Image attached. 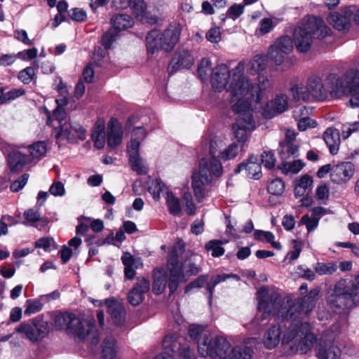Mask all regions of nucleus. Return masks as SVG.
<instances>
[{
  "label": "nucleus",
  "mask_w": 359,
  "mask_h": 359,
  "mask_svg": "<svg viewBox=\"0 0 359 359\" xmlns=\"http://www.w3.org/2000/svg\"><path fill=\"white\" fill-rule=\"evenodd\" d=\"M211 182H205L203 177L200 176V172L194 174L192 177V188L198 202H201L206 193L205 187Z\"/></svg>",
  "instance_id": "36"
},
{
  "label": "nucleus",
  "mask_w": 359,
  "mask_h": 359,
  "mask_svg": "<svg viewBox=\"0 0 359 359\" xmlns=\"http://www.w3.org/2000/svg\"><path fill=\"white\" fill-rule=\"evenodd\" d=\"M207 40L211 43H218L221 41V32L219 27L210 29L205 34Z\"/></svg>",
  "instance_id": "64"
},
{
  "label": "nucleus",
  "mask_w": 359,
  "mask_h": 359,
  "mask_svg": "<svg viewBox=\"0 0 359 359\" xmlns=\"http://www.w3.org/2000/svg\"><path fill=\"white\" fill-rule=\"evenodd\" d=\"M57 107L55 109L52 116H48L46 119V124L50 125L53 127L52 135L56 139L62 137L67 140L69 142L76 141L75 137L71 133L68 128V125L65 123H62V121L65 120L67 114L63 108L67 105L68 101L67 97H64L59 100H56Z\"/></svg>",
  "instance_id": "8"
},
{
  "label": "nucleus",
  "mask_w": 359,
  "mask_h": 359,
  "mask_svg": "<svg viewBox=\"0 0 359 359\" xmlns=\"http://www.w3.org/2000/svg\"><path fill=\"white\" fill-rule=\"evenodd\" d=\"M316 273L320 276L331 275L337 271L338 265L336 262H317L313 266Z\"/></svg>",
  "instance_id": "41"
},
{
  "label": "nucleus",
  "mask_w": 359,
  "mask_h": 359,
  "mask_svg": "<svg viewBox=\"0 0 359 359\" xmlns=\"http://www.w3.org/2000/svg\"><path fill=\"white\" fill-rule=\"evenodd\" d=\"M245 170L247 175L250 178L259 179L262 175V168L259 163L257 162V158L251 157L248 162L242 163L238 165L235 170V173H239Z\"/></svg>",
  "instance_id": "30"
},
{
  "label": "nucleus",
  "mask_w": 359,
  "mask_h": 359,
  "mask_svg": "<svg viewBox=\"0 0 359 359\" xmlns=\"http://www.w3.org/2000/svg\"><path fill=\"white\" fill-rule=\"evenodd\" d=\"M68 128L71 133L75 137L76 140L79 139L81 140H83L86 138V130L79 124L71 125L67 124ZM76 142V141H75ZM74 143V142H73Z\"/></svg>",
  "instance_id": "55"
},
{
  "label": "nucleus",
  "mask_w": 359,
  "mask_h": 359,
  "mask_svg": "<svg viewBox=\"0 0 359 359\" xmlns=\"http://www.w3.org/2000/svg\"><path fill=\"white\" fill-rule=\"evenodd\" d=\"M111 22L114 29L123 30L131 27L133 20L129 15L120 13L114 15L111 19Z\"/></svg>",
  "instance_id": "39"
},
{
  "label": "nucleus",
  "mask_w": 359,
  "mask_h": 359,
  "mask_svg": "<svg viewBox=\"0 0 359 359\" xmlns=\"http://www.w3.org/2000/svg\"><path fill=\"white\" fill-rule=\"evenodd\" d=\"M29 151L32 158H39L45 153V142L39 141L29 146Z\"/></svg>",
  "instance_id": "52"
},
{
  "label": "nucleus",
  "mask_w": 359,
  "mask_h": 359,
  "mask_svg": "<svg viewBox=\"0 0 359 359\" xmlns=\"http://www.w3.org/2000/svg\"><path fill=\"white\" fill-rule=\"evenodd\" d=\"M145 137L146 131L143 127L135 128L132 131V137L127 146L131 168L139 175L146 174L148 171L144 160L140 156V146Z\"/></svg>",
  "instance_id": "9"
},
{
  "label": "nucleus",
  "mask_w": 359,
  "mask_h": 359,
  "mask_svg": "<svg viewBox=\"0 0 359 359\" xmlns=\"http://www.w3.org/2000/svg\"><path fill=\"white\" fill-rule=\"evenodd\" d=\"M43 304L37 299H27L25 302L24 313L27 316L34 314L43 309Z\"/></svg>",
  "instance_id": "49"
},
{
  "label": "nucleus",
  "mask_w": 359,
  "mask_h": 359,
  "mask_svg": "<svg viewBox=\"0 0 359 359\" xmlns=\"http://www.w3.org/2000/svg\"><path fill=\"white\" fill-rule=\"evenodd\" d=\"M304 166V163L299 160L294 161L292 162L284 163L280 169L285 174L292 173L296 174L299 172Z\"/></svg>",
  "instance_id": "47"
},
{
  "label": "nucleus",
  "mask_w": 359,
  "mask_h": 359,
  "mask_svg": "<svg viewBox=\"0 0 359 359\" xmlns=\"http://www.w3.org/2000/svg\"><path fill=\"white\" fill-rule=\"evenodd\" d=\"M108 304V312L111 315L114 323L121 325L124 322L125 314L123 308L114 300H107Z\"/></svg>",
  "instance_id": "38"
},
{
  "label": "nucleus",
  "mask_w": 359,
  "mask_h": 359,
  "mask_svg": "<svg viewBox=\"0 0 359 359\" xmlns=\"http://www.w3.org/2000/svg\"><path fill=\"white\" fill-rule=\"evenodd\" d=\"M165 201L170 214L176 215L181 212L180 201L171 191L166 193Z\"/></svg>",
  "instance_id": "42"
},
{
  "label": "nucleus",
  "mask_w": 359,
  "mask_h": 359,
  "mask_svg": "<svg viewBox=\"0 0 359 359\" xmlns=\"http://www.w3.org/2000/svg\"><path fill=\"white\" fill-rule=\"evenodd\" d=\"M222 245V243L220 241L212 240L205 244V248L207 251L211 252L212 257H217L223 255L225 252L224 248Z\"/></svg>",
  "instance_id": "44"
},
{
  "label": "nucleus",
  "mask_w": 359,
  "mask_h": 359,
  "mask_svg": "<svg viewBox=\"0 0 359 359\" xmlns=\"http://www.w3.org/2000/svg\"><path fill=\"white\" fill-rule=\"evenodd\" d=\"M267 56L264 55H256L248 62V73L252 75H257V81L261 90L269 91L271 88L270 81L265 69L267 66Z\"/></svg>",
  "instance_id": "13"
},
{
  "label": "nucleus",
  "mask_w": 359,
  "mask_h": 359,
  "mask_svg": "<svg viewBox=\"0 0 359 359\" xmlns=\"http://www.w3.org/2000/svg\"><path fill=\"white\" fill-rule=\"evenodd\" d=\"M316 122L308 116L299 118L297 126L299 130L304 131L308 128H315Z\"/></svg>",
  "instance_id": "62"
},
{
  "label": "nucleus",
  "mask_w": 359,
  "mask_h": 359,
  "mask_svg": "<svg viewBox=\"0 0 359 359\" xmlns=\"http://www.w3.org/2000/svg\"><path fill=\"white\" fill-rule=\"evenodd\" d=\"M180 267H182V271L183 272V275L181 276V280L186 276L196 275L200 271V269L191 262L188 265L185 264L180 265Z\"/></svg>",
  "instance_id": "58"
},
{
  "label": "nucleus",
  "mask_w": 359,
  "mask_h": 359,
  "mask_svg": "<svg viewBox=\"0 0 359 359\" xmlns=\"http://www.w3.org/2000/svg\"><path fill=\"white\" fill-rule=\"evenodd\" d=\"M254 236L255 238L257 240H265L267 243H269L272 245V247L276 250L281 249V244L279 242L274 241L275 236L270 231L258 230L255 232Z\"/></svg>",
  "instance_id": "43"
},
{
  "label": "nucleus",
  "mask_w": 359,
  "mask_h": 359,
  "mask_svg": "<svg viewBox=\"0 0 359 359\" xmlns=\"http://www.w3.org/2000/svg\"><path fill=\"white\" fill-rule=\"evenodd\" d=\"M267 189L271 194L280 196L284 192L285 182L280 178H276L269 182Z\"/></svg>",
  "instance_id": "48"
},
{
  "label": "nucleus",
  "mask_w": 359,
  "mask_h": 359,
  "mask_svg": "<svg viewBox=\"0 0 359 359\" xmlns=\"http://www.w3.org/2000/svg\"><path fill=\"white\" fill-rule=\"evenodd\" d=\"M306 84L311 100L324 101L328 98L327 88L319 76H311Z\"/></svg>",
  "instance_id": "18"
},
{
  "label": "nucleus",
  "mask_w": 359,
  "mask_h": 359,
  "mask_svg": "<svg viewBox=\"0 0 359 359\" xmlns=\"http://www.w3.org/2000/svg\"><path fill=\"white\" fill-rule=\"evenodd\" d=\"M15 332L33 343L41 341L45 337V318L43 314L22 322L15 328Z\"/></svg>",
  "instance_id": "10"
},
{
  "label": "nucleus",
  "mask_w": 359,
  "mask_h": 359,
  "mask_svg": "<svg viewBox=\"0 0 359 359\" xmlns=\"http://www.w3.org/2000/svg\"><path fill=\"white\" fill-rule=\"evenodd\" d=\"M105 123L102 118L96 121L91 132V138L97 149H103L105 145Z\"/></svg>",
  "instance_id": "33"
},
{
  "label": "nucleus",
  "mask_w": 359,
  "mask_h": 359,
  "mask_svg": "<svg viewBox=\"0 0 359 359\" xmlns=\"http://www.w3.org/2000/svg\"><path fill=\"white\" fill-rule=\"evenodd\" d=\"M132 9L135 18L140 21L147 23H154L156 19H149L146 11V4L143 0H134L132 4Z\"/></svg>",
  "instance_id": "37"
},
{
  "label": "nucleus",
  "mask_w": 359,
  "mask_h": 359,
  "mask_svg": "<svg viewBox=\"0 0 359 359\" xmlns=\"http://www.w3.org/2000/svg\"><path fill=\"white\" fill-rule=\"evenodd\" d=\"M238 153V147L236 143L229 144L224 150L220 152L219 157L224 160L228 161L235 158Z\"/></svg>",
  "instance_id": "50"
},
{
  "label": "nucleus",
  "mask_w": 359,
  "mask_h": 359,
  "mask_svg": "<svg viewBox=\"0 0 359 359\" xmlns=\"http://www.w3.org/2000/svg\"><path fill=\"white\" fill-rule=\"evenodd\" d=\"M356 280L357 283L346 287L342 293L338 294L336 290V294L331 296L330 305L335 312H340V309L345 308L350 309L359 302V280L357 278Z\"/></svg>",
  "instance_id": "11"
},
{
  "label": "nucleus",
  "mask_w": 359,
  "mask_h": 359,
  "mask_svg": "<svg viewBox=\"0 0 359 359\" xmlns=\"http://www.w3.org/2000/svg\"><path fill=\"white\" fill-rule=\"evenodd\" d=\"M183 251V246L177 244L173 246L169 252L167 262V271L169 272V277H168L167 271L164 268L158 267L154 269L152 290L155 294L163 293L167 285L170 294L174 293L177 289L179 282L181 280V276L183 275L182 267H180L178 262V257Z\"/></svg>",
  "instance_id": "3"
},
{
  "label": "nucleus",
  "mask_w": 359,
  "mask_h": 359,
  "mask_svg": "<svg viewBox=\"0 0 359 359\" xmlns=\"http://www.w3.org/2000/svg\"><path fill=\"white\" fill-rule=\"evenodd\" d=\"M45 198V191H40L38 195V201L34 208H29L25 211L23 216L25 219V224L34 225L35 223L40 221L41 214L39 211V207L43 205V198Z\"/></svg>",
  "instance_id": "29"
},
{
  "label": "nucleus",
  "mask_w": 359,
  "mask_h": 359,
  "mask_svg": "<svg viewBox=\"0 0 359 359\" xmlns=\"http://www.w3.org/2000/svg\"><path fill=\"white\" fill-rule=\"evenodd\" d=\"M355 166L351 162L340 163L332 168L331 180L335 184H342L348 182L353 176Z\"/></svg>",
  "instance_id": "19"
},
{
  "label": "nucleus",
  "mask_w": 359,
  "mask_h": 359,
  "mask_svg": "<svg viewBox=\"0 0 359 359\" xmlns=\"http://www.w3.org/2000/svg\"><path fill=\"white\" fill-rule=\"evenodd\" d=\"M31 161L29 156L13 149L8 154V163L12 172L20 171L25 165Z\"/></svg>",
  "instance_id": "28"
},
{
  "label": "nucleus",
  "mask_w": 359,
  "mask_h": 359,
  "mask_svg": "<svg viewBox=\"0 0 359 359\" xmlns=\"http://www.w3.org/2000/svg\"><path fill=\"white\" fill-rule=\"evenodd\" d=\"M323 139L330 152L332 155L336 154L339 151L341 142L339 131L333 128H328L323 133Z\"/></svg>",
  "instance_id": "32"
},
{
  "label": "nucleus",
  "mask_w": 359,
  "mask_h": 359,
  "mask_svg": "<svg viewBox=\"0 0 359 359\" xmlns=\"http://www.w3.org/2000/svg\"><path fill=\"white\" fill-rule=\"evenodd\" d=\"M205 327L204 325H198V324H191L189 327L188 334L190 338L192 339H197L198 337L200 339L202 338L203 335L207 334L206 333H203L205 331Z\"/></svg>",
  "instance_id": "53"
},
{
  "label": "nucleus",
  "mask_w": 359,
  "mask_h": 359,
  "mask_svg": "<svg viewBox=\"0 0 359 359\" xmlns=\"http://www.w3.org/2000/svg\"><path fill=\"white\" fill-rule=\"evenodd\" d=\"M181 32V27L178 23L170 24L163 32H161L163 50L170 51L177 44Z\"/></svg>",
  "instance_id": "24"
},
{
  "label": "nucleus",
  "mask_w": 359,
  "mask_h": 359,
  "mask_svg": "<svg viewBox=\"0 0 359 359\" xmlns=\"http://www.w3.org/2000/svg\"><path fill=\"white\" fill-rule=\"evenodd\" d=\"M54 324L57 329L65 330L76 341H86L92 344H96L98 342V334L94 324L87 320H82L72 313L55 314Z\"/></svg>",
  "instance_id": "5"
},
{
  "label": "nucleus",
  "mask_w": 359,
  "mask_h": 359,
  "mask_svg": "<svg viewBox=\"0 0 359 359\" xmlns=\"http://www.w3.org/2000/svg\"><path fill=\"white\" fill-rule=\"evenodd\" d=\"M284 327L281 322L270 325L263 333L261 344L267 350H273L281 344Z\"/></svg>",
  "instance_id": "17"
},
{
  "label": "nucleus",
  "mask_w": 359,
  "mask_h": 359,
  "mask_svg": "<svg viewBox=\"0 0 359 359\" xmlns=\"http://www.w3.org/2000/svg\"><path fill=\"white\" fill-rule=\"evenodd\" d=\"M289 93L294 102L311 100L307 84L299 80L290 83Z\"/></svg>",
  "instance_id": "27"
},
{
  "label": "nucleus",
  "mask_w": 359,
  "mask_h": 359,
  "mask_svg": "<svg viewBox=\"0 0 359 359\" xmlns=\"http://www.w3.org/2000/svg\"><path fill=\"white\" fill-rule=\"evenodd\" d=\"M289 107L288 97L286 94H279L269 102L264 108L263 115L266 118H271L276 114H281Z\"/></svg>",
  "instance_id": "20"
},
{
  "label": "nucleus",
  "mask_w": 359,
  "mask_h": 359,
  "mask_svg": "<svg viewBox=\"0 0 359 359\" xmlns=\"http://www.w3.org/2000/svg\"><path fill=\"white\" fill-rule=\"evenodd\" d=\"M261 160L264 166L268 169L273 168L276 163L273 154L269 151H265L262 153Z\"/></svg>",
  "instance_id": "56"
},
{
  "label": "nucleus",
  "mask_w": 359,
  "mask_h": 359,
  "mask_svg": "<svg viewBox=\"0 0 359 359\" xmlns=\"http://www.w3.org/2000/svg\"><path fill=\"white\" fill-rule=\"evenodd\" d=\"M292 250L288 252L287 257L290 260L297 259L302 252V243L297 240H292L291 243Z\"/></svg>",
  "instance_id": "59"
},
{
  "label": "nucleus",
  "mask_w": 359,
  "mask_h": 359,
  "mask_svg": "<svg viewBox=\"0 0 359 359\" xmlns=\"http://www.w3.org/2000/svg\"><path fill=\"white\" fill-rule=\"evenodd\" d=\"M34 76V68L29 67L19 72L18 79L24 83H29L32 81Z\"/></svg>",
  "instance_id": "57"
},
{
  "label": "nucleus",
  "mask_w": 359,
  "mask_h": 359,
  "mask_svg": "<svg viewBox=\"0 0 359 359\" xmlns=\"http://www.w3.org/2000/svg\"><path fill=\"white\" fill-rule=\"evenodd\" d=\"M298 151V147L294 143L280 142L279 154L282 158H287L294 156Z\"/></svg>",
  "instance_id": "45"
},
{
  "label": "nucleus",
  "mask_w": 359,
  "mask_h": 359,
  "mask_svg": "<svg viewBox=\"0 0 359 359\" xmlns=\"http://www.w3.org/2000/svg\"><path fill=\"white\" fill-rule=\"evenodd\" d=\"M325 85L328 96L332 98H341L351 96L350 105L359 107V71L354 69L348 70L343 76L331 73L326 76Z\"/></svg>",
  "instance_id": "4"
},
{
  "label": "nucleus",
  "mask_w": 359,
  "mask_h": 359,
  "mask_svg": "<svg viewBox=\"0 0 359 359\" xmlns=\"http://www.w3.org/2000/svg\"><path fill=\"white\" fill-rule=\"evenodd\" d=\"M238 114L236 122L233 126L235 138L240 142H245L250 133L255 129L256 125L252 116V109L234 111Z\"/></svg>",
  "instance_id": "12"
},
{
  "label": "nucleus",
  "mask_w": 359,
  "mask_h": 359,
  "mask_svg": "<svg viewBox=\"0 0 359 359\" xmlns=\"http://www.w3.org/2000/svg\"><path fill=\"white\" fill-rule=\"evenodd\" d=\"M341 351L337 346H331L327 350L321 348L318 357L319 359H339Z\"/></svg>",
  "instance_id": "46"
},
{
  "label": "nucleus",
  "mask_w": 359,
  "mask_h": 359,
  "mask_svg": "<svg viewBox=\"0 0 359 359\" xmlns=\"http://www.w3.org/2000/svg\"><path fill=\"white\" fill-rule=\"evenodd\" d=\"M29 175L27 174H23L18 180H15L11 184V190L13 192H18L22 189L28 181Z\"/></svg>",
  "instance_id": "60"
},
{
  "label": "nucleus",
  "mask_w": 359,
  "mask_h": 359,
  "mask_svg": "<svg viewBox=\"0 0 359 359\" xmlns=\"http://www.w3.org/2000/svg\"><path fill=\"white\" fill-rule=\"evenodd\" d=\"M121 260L125 266V276L129 280L133 279L136 274L135 270L143 266L141 258H135L129 252H125L121 257Z\"/></svg>",
  "instance_id": "26"
},
{
  "label": "nucleus",
  "mask_w": 359,
  "mask_h": 359,
  "mask_svg": "<svg viewBox=\"0 0 359 359\" xmlns=\"http://www.w3.org/2000/svg\"><path fill=\"white\" fill-rule=\"evenodd\" d=\"M116 350L115 339L111 335L106 336L101 344V355L103 359H114Z\"/></svg>",
  "instance_id": "35"
},
{
  "label": "nucleus",
  "mask_w": 359,
  "mask_h": 359,
  "mask_svg": "<svg viewBox=\"0 0 359 359\" xmlns=\"http://www.w3.org/2000/svg\"><path fill=\"white\" fill-rule=\"evenodd\" d=\"M198 353L203 358L229 359L231 356V346L224 336L205 334L198 341Z\"/></svg>",
  "instance_id": "7"
},
{
  "label": "nucleus",
  "mask_w": 359,
  "mask_h": 359,
  "mask_svg": "<svg viewBox=\"0 0 359 359\" xmlns=\"http://www.w3.org/2000/svg\"><path fill=\"white\" fill-rule=\"evenodd\" d=\"M318 294V290L313 289L305 297L293 302L290 297H282L276 292L269 294L265 287L258 290L257 309L263 312L262 318L271 314L283 320L281 347L285 355H293L299 351L306 353L311 349L315 338L310 333L311 325L303 322L302 318L314 309Z\"/></svg>",
  "instance_id": "1"
},
{
  "label": "nucleus",
  "mask_w": 359,
  "mask_h": 359,
  "mask_svg": "<svg viewBox=\"0 0 359 359\" xmlns=\"http://www.w3.org/2000/svg\"><path fill=\"white\" fill-rule=\"evenodd\" d=\"M331 29L321 18L310 17L306 22L294 32V41L299 52L306 53L313 43V39H323L329 35Z\"/></svg>",
  "instance_id": "6"
},
{
  "label": "nucleus",
  "mask_w": 359,
  "mask_h": 359,
  "mask_svg": "<svg viewBox=\"0 0 359 359\" xmlns=\"http://www.w3.org/2000/svg\"><path fill=\"white\" fill-rule=\"evenodd\" d=\"M107 140L108 146L111 148H115L122 142V128L115 119H111L108 123Z\"/></svg>",
  "instance_id": "25"
},
{
  "label": "nucleus",
  "mask_w": 359,
  "mask_h": 359,
  "mask_svg": "<svg viewBox=\"0 0 359 359\" xmlns=\"http://www.w3.org/2000/svg\"><path fill=\"white\" fill-rule=\"evenodd\" d=\"M294 48L293 41L290 36H281L270 46L268 56L279 65L283 63L285 55L290 53Z\"/></svg>",
  "instance_id": "14"
},
{
  "label": "nucleus",
  "mask_w": 359,
  "mask_h": 359,
  "mask_svg": "<svg viewBox=\"0 0 359 359\" xmlns=\"http://www.w3.org/2000/svg\"><path fill=\"white\" fill-rule=\"evenodd\" d=\"M150 288V283L143 277H139L134 287L129 291L128 299L133 306L139 305L144 299V295Z\"/></svg>",
  "instance_id": "23"
},
{
  "label": "nucleus",
  "mask_w": 359,
  "mask_h": 359,
  "mask_svg": "<svg viewBox=\"0 0 359 359\" xmlns=\"http://www.w3.org/2000/svg\"><path fill=\"white\" fill-rule=\"evenodd\" d=\"M233 278L236 280H239L238 276L236 274H220L217 275L215 277H212L210 279V281L207 284V290L209 292V302L210 303L212 301L213 290L215 287L222 282L226 281L228 278Z\"/></svg>",
  "instance_id": "40"
},
{
  "label": "nucleus",
  "mask_w": 359,
  "mask_h": 359,
  "mask_svg": "<svg viewBox=\"0 0 359 359\" xmlns=\"http://www.w3.org/2000/svg\"><path fill=\"white\" fill-rule=\"evenodd\" d=\"M116 32L114 29H109L102 36V45L105 49L111 48L112 43L116 40Z\"/></svg>",
  "instance_id": "61"
},
{
  "label": "nucleus",
  "mask_w": 359,
  "mask_h": 359,
  "mask_svg": "<svg viewBox=\"0 0 359 359\" xmlns=\"http://www.w3.org/2000/svg\"><path fill=\"white\" fill-rule=\"evenodd\" d=\"M354 8L355 6H350L331 13L327 18L328 22L339 31H348L351 27Z\"/></svg>",
  "instance_id": "15"
},
{
  "label": "nucleus",
  "mask_w": 359,
  "mask_h": 359,
  "mask_svg": "<svg viewBox=\"0 0 359 359\" xmlns=\"http://www.w3.org/2000/svg\"><path fill=\"white\" fill-rule=\"evenodd\" d=\"M231 75L228 67L221 64L215 67L212 73L211 83L216 91H221L227 86L231 81Z\"/></svg>",
  "instance_id": "22"
},
{
  "label": "nucleus",
  "mask_w": 359,
  "mask_h": 359,
  "mask_svg": "<svg viewBox=\"0 0 359 359\" xmlns=\"http://www.w3.org/2000/svg\"><path fill=\"white\" fill-rule=\"evenodd\" d=\"M184 211L189 215H194L196 214V206L193 202L192 196L190 193L186 192L183 196Z\"/></svg>",
  "instance_id": "54"
},
{
  "label": "nucleus",
  "mask_w": 359,
  "mask_h": 359,
  "mask_svg": "<svg viewBox=\"0 0 359 359\" xmlns=\"http://www.w3.org/2000/svg\"><path fill=\"white\" fill-rule=\"evenodd\" d=\"M147 51L154 54L160 50H163V43L161 39V32L156 29L149 32L146 37Z\"/></svg>",
  "instance_id": "34"
},
{
  "label": "nucleus",
  "mask_w": 359,
  "mask_h": 359,
  "mask_svg": "<svg viewBox=\"0 0 359 359\" xmlns=\"http://www.w3.org/2000/svg\"><path fill=\"white\" fill-rule=\"evenodd\" d=\"M200 176L205 182H212L214 177H219L223 173V168L220 161L215 157L210 159L203 158L200 162Z\"/></svg>",
  "instance_id": "16"
},
{
  "label": "nucleus",
  "mask_w": 359,
  "mask_h": 359,
  "mask_svg": "<svg viewBox=\"0 0 359 359\" xmlns=\"http://www.w3.org/2000/svg\"><path fill=\"white\" fill-rule=\"evenodd\" d=\"M257 342L256 338H250L245 341L244 345L237 346L231 348V358L234 359H252L253 350L248 345H253Z\"/></svg>",
  "instance_id": "31"
},
{
  "label": "nucleus",
  "mask_w": 359,
  "mask_h": 359,
  "mask_svg": "<svg viewBox=\"0 0 359 359\" xmlns=\"http://www.w3.org/2000/svg\"><path fill=\"white\" fill-rule=\"evenodd\" d=\"M194 56L187 50H179L172 58L168 68L170 74L181 69H189L194 64Z\"/></svg>",
  "instance_id": "21"
},
{
  "label": "nucleus",
  "mask_w": 359,
  "mask_h": 359,
  "mask_svg": "<svg viewBox=\"0 0 359 359\" xmlns=\"http://www.w3.org/2000/svg\"><path fill=\"white\" fill-rule=\"evenodd\" d=\"M245 67V62L241 61L232 69L231 81L227 87L233 111L252 109L250 100L255 99L256 102H260L266 93V90H261L257 83L252 84L244 76Z\"/></svg>",
  "instance_id": "2"
},
{
  "label": "nucleus",
  "mask_w": 359,
  "mask_h": 359,
  "mask_svg": "<svg viewBox=\"0 0 359 359\" xmlns=\"http://www.w3.org/2000/svg\"><path fill=\"white\" fill-rule=\"evenodd\" d=\"M211 71V62L207 58H203L198 67V74L201 80H206Z\"/></svg>",
  "instance_id": "51"
},
{
  "label": "nucleus",
  "mask_w": 359,
  "mask_h": 359,
  "mask_svg": "<svg viewBox=\"0 0 359 359\" xmlns=\"http://www.w3.org/2000/svg\"><path fill=\"white\" fill-rule=\"evenodd\" d=\"M224 146V142L218 139H213L210 142V154L212 157H215L217 154L220 155V152H222V148Z\"/></svg>",
  "instance_id": "63"
}]
</instances>
